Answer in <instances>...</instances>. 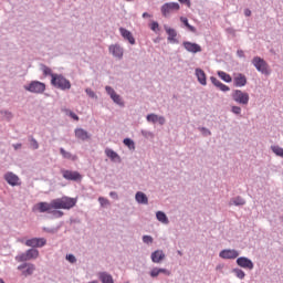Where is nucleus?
Segmentation results:
<instances>
[{
  "label": "nucleus",
  "instance_id": "nucleus-1",
  "mask_svg": "<svg viewBox=\"0 0 283 283\" xmlns=\"http://www.w3.org/2000/svg\"><path fill=\"white\" fill-rule=\"evenodd\" d=\"M51 85L57 87V90H70L72 84L63 75L51 74Z\"/></svg>",
  "mask_w": 283,
  "mask_h": 283
},
{
  "label": "nucleus",
  "instance_id": "nucleus-2",
  "mask_svg": "<svg viewBox=\"0 0 283 283\" xmlns=\"http://www.w3.org/2000/svg\"><path fill=\"white\" fill-rule=\"evenodd\" d=\"M72 207V199L61 198L54 199L51 201V210L54 211L56 209H70Z\"/></svg>",
  "mask_w": 283,
  "mask_h": 283
},
{
  "label": "nucleus",
  "instance_id": "nucleus-3",
  "mask_svg": "<svg viewBox=\"0 0 283 283\" xmlns=\"http://www.w3.org/2000/svg\"><path fill=\"white\" fill-rule=\"evenodd\" d=\"M39 258V250L29 249L27 252L15 256L17 262H29L30 260H36Z\"/></svg>",
  "mask_w": 283,
  "mask_h": 283
},
{
  "label": "nucleus",
  "instance_id": "nucleus-4",
  "mask_svg": "<svg viewBox=\"0 0 283 283\" xmlns=\"http://www.w3.org/2000/svg\"><path fill=\"white\" fill-rule=\"evenodd\" d=\"M252 64L258 70V72H261V74H270L269 64L266 63V61H264V59L260 56H254L252 60Z\"/></svg>",
  "mask_w": 283,
  "mask_h": 283
},
{
  "label": "nucleus",
  "instance_id": "nucleus-5",
  "mask_svg": "<svg viewBox=\"0 0 283 283\" xmlns=\"http://www.w3.org/2000/svg\"><path fill=\"white\" fill-rule=\"evenodd\" d=\"M27 92H31L32 94H43L45 92V83L33 81L28 86H24Z\"/></svg>",
  "mask_w": 283,
  "mask_h": 283
},
{
  "label": "nucleus",
  "instance_id": "nucleus-6",
  "mask_svg": "<svg viewBox=\"0 0 283 283\" xmlns=\"http://www.w3.org/2000/svg\"><path fill=\"white\" fill-rule=\"evenodd\" d=\"M232 98L235 103H238L239 105H249V93L243 92L241 90H235L232 93Z\"/></svg>",
  "mask_w": 283,
  "mask_h": 283
},
{
  "label": "nucleus",
  "instance_id": "nucleus-7",
  "mask_svg": "<svg viewBox=\"0 0 283 283\" xmlns=\"http://www.w3.org/2000/svg\"><path fill=\"white\" fill-rule=\"evenodd\" d=\"M180 10V4L178 2H167L161 7L163 17H169L171 12H178Z\"/></svg>",
  "mask_w": 283,
  "mask_h": 283
},
{
  "label": "nucleus",
  "instance_id": "nucleus-8",
  "mask_svg": "<svg viewBox=\"0 0 283 283\" xmlns=\"http://www.w3.org/2000/svg\"><path fill=\"white\" fill-rule=\"evenodd\" d=\"M48 244L45 238H32L25 241V247H32V249H41Z\"/></svg>",
  "mask_w": 283,
  "mask_h": 283
},
{
  "label": "nucleus",
  "instance_id": "nucleus-9",
  "mask_svg": "<svg viewBox=\"0 0 283 283\" xmlns=\"http://www.w3.org/2000/svg\"><path fill=\"white\" fill-rule=\"evenodd\" d=\"M182 45L187 52H190L191 54H198V52H202V46L198 43L185 41L182 42Z\"/></svg>",
  "mask_w": 283,
  "mask_h": 283
},
{
  "label": "nucleus",
  "instance_id": "nucleus-10",
  "mask_svg": "<svg viewBox=\"0 0 283 283\" xmlns=\"http://www.w3.org/2000/svg\"><path fill=\"white\" fill-rule=\"evenodd\" d=\"M105 90L107 94L111 96L112 101L116 103V105H119L120 107L125 106V102H123L120 95L116 94V91H114V88H112L111 86H106Z\"/></svg>",
  "mask_w": 283,
  "mask_h": 283
},
{
  "label": "nucleus",
  "instance_id": "nucleus-11",
  "mask_svg": "<svg viewBox=\"0 0 283 283\" xmlns=\"http://www.w3.org/2000/svg\"><path fill=\"white\" fill-rule=\"evenodd\" d=\"M240 255V252H238V250H222L219 253V258H222V260H235V258H238Z\"/></svg>",
  "mask_w": 283,
  "mask_h": 283
},
{
  "label": "nucleus",
  "instance_id": "nucleus-12",
  "mask_svg": "<svg viewBox=\"0 0 283 283\" xmlns=\"http://www.w3.org/2000/svg\"><path fill=\"white\" fill-rule=\"evenodd\" d=\"M35 209H38L40 213H59L61 216V212L52 211L51 202H39L38 205H35Z\"/></svg>",
  "mask_w": 283,
  "mask_h": 283
},
{
  "label": "nucleus",
  "instance_id": "nucleus-13",
  "mask_svg": "<svg viewBox=\"0 0 283 283\" xmlns=\"http://www.w3.org/2000/svg\"><path fill=\"white\" fill-rule=\"evenodd\" d=\"M238 266H241V269H248L249 271H253V261H251L247 256H240L237 259Z\"/></svg>",
  "mask_w": 283,
  "mask_h": 283
},
{
  "label": "nucleus",
  "instance_id": "nucleus-14",
  "mask_svg": "<svg viewBox=\"0 0 283 283\" xmlns=\"http://www.w3.org/2000/svg\"><path fill=\"white\" fill-rule=\"evenodd\" d=\"M4 180L8 182V185H11V187H19V185H21L19 176L14 175L13 172H7L4 175Z\"/></svg>",
  "mask_w": 283,
  "mask_h": 283
},
{
  "label": "nucleus",
  "instance_id": "nucleus-15",
  "mask_svg": "<svg viewBox=\"0 0 283 283\" xmlns=\"http://www.w3.org/2000/svg\"><path fill=\"white\" fill-rule=\"evenodd\" d=\"M23 269H27V270L23 271ZM35 269L36 268L32 263H23L18 266V271H22V275H24V277H28V275H32Z\"/></svg>",
  "mask_w": 283,
  "mask_h": 283
},
{
  "label": "nucleus",
  "instance_id": "nucleus-16",
  "mask_svg": "<svg viewBox=\"0 0 283 283\" xmlns=\"http://www.w3.org/2000/svg\"><path fill=\"white\" fill-rule=\"evenodd\" d=\"M119 32H120L123 39L128 41V43H130V45H136V39H134V35L129 32V30H127L125 28H119Z\"/></svg>",
  "mask_w": 283,
  "mask_h": 283
},
{
  "label": "nucleus",
  "instance_id": "nucleus-17",
  "mask_svg": "<svg viewBox=\"0 0 283 283\" xmlns=\"http://www.w3.org/2000/svg\"><path fill=\"white\" fill-rule=\"evenodd\" d=\"M235 87H244L247 85V75L242 73H237L233 78Z\"/></svg>",
  "mask_w": 283,
  "mask_h": 283
},
{
  "label": "nucleus",
  "instance_id": "nucleus-18",
  "mask_svg": "<svg viewBox=\"0 0 283 283\" xmlns=\"http://www.w3.org/2000/svg\"><path fill=\"white\" fill-rule=\"evenodd\" d=\"M150 258H151V262H154V264H160V262H163V260H165L166 255L163 250H157L151 253Z\"/></svg>",
  "mask_w": 283,
  "mask_h": 283
},
{
  "label": "nucleus",
  "instance_id": "nucleus-19",
  "mask_svg": "<svg viewBox=\"0 0 283 283\" xmlns=\"http://www.w3.org/2000/svg\"><path fill=\"white\" fill-rule=\"evenodd\" d=\"M108 51L113 56H116L117 59H123V48L118 44H113L108 48Z\"/></svg>",
  "mask_w": 283,
  "mask_h": 283
},
{
  "label": "nucleus",
  "instance_id": "nucleus-20",
  "mask_svg": "<svg viewBox=\"0 0 283 283\" xmlns=\"http://www.w3.org/2000/svg\"><path fill=\"white\" fill-rule=\"evenodd\" d=\"M160 273H163L164 275H171V271L164 269V268H154L150 271V277H158V275H160Z\"/></svg>",
  "mask_w": 283,
  "mask_h": 283
},
{
  "label": "nucleus",
  "instance_id": "nucleus-21",
  "mask_svg": "<svg viewBox=\"0 0 283 283\" xmlns=\"http://www.w3.org/2000/svg\"><path fill=\"white\" fill-rule=\"evenodd\" d=\"M148 123H158L159 125H165V117L158 116L156 114L147 115Z\"/></svg>",
  "mask_w": 283,
  "mask_h": 283
},
{
  "label": "nucleus",
  "instance_id": "nucleus-22",
  "mask_svg": "<svg viewBox=\"0 0 283 283\" xmlns=\"http://www.w3.org/2000/svg\"><path fill=\"white\" fill-rule=\"evenodd\" d=\"M135 200L139 205H149V199L147 198V195H145V192H142V191H138L135 195Z\"/></svg>",
  "mask_w": 283,
  "mask_h": 283
},
{
  "label": "nucleus",
  "instance_id": "nucleus-23",
  "mask_svg": "<svg viewBox=\"0 0 283 283\" xmlns=\"http://www.w3.org/2000/svg\"><path fill=\"white\" fill-rule=\"evenodd\" d=\"M196 76L200 85H207V74L201 69H196Z\"/></svg>",
  "mask_w": 283,
  "mask_h": 283
},
{
  "label": "nucleus",
  "instance_id": "nucleus-24",
  "mask_svg": "<svg viewBox=\"0 0 283 283\" xmlns=\"http://www.w3.org/2000/svg\"><path fill=\"white\" fill-rule=\"evenodd\" d=\"M165 30H166V33L168 34V41H170L171 43H176V36H178L176 29L165 27Z\"/></svg>",
  "mask_w": 283,
  "mask_h": 283
},
{
  "label": "nucleus",
  "instance_id": "nucleus-25",
  "mask_svg": "<svg viewBox=\"0 0 283 283\" xmlns=\"http://www.w3.org/2000/svg\"><path fill=\"white\" fill-rule=\"evenodd\" d=\"M98 277L102 283H114V277L112 276V274H108L107 272H101L98 274Z\"/></svg>",
  "mask_w": 283,
  "mask_h": 283
},
{
  "label": "nucleus",
  "instance_id": "nucleus-26",
  "mask_svg": "<svg viewBox=\"0 0 283 283\" xmlns=\"http://www.w3.org/2000/svg\"><path fill=\"white\" fill-rule=\"evenodd\" d=\"M75 137L78 138V140H87V138H90V135L85 129L78 128L75 129Z\"/></svg>",
  "mask_w": 283,
  "mask_h": 283
},
{
  "label": "nucleus",
  "instance_id": "nucleus-27",
  "mask_svg": "<svg viewBox=\"0 0 283 283\" xmlns=\"http://www.w3.org/2000/svg\"><path fill=\"white\" fill-rule=\"evenodd\" d=\"M105 154H106L107 158H111V160H113V161L118 160V163H120V156H118V153H116L109 148H106Z\"/></svg>",
  "mask_w": 283,
  "mask_h": 283
},
{
  "label": "nucleus",
  "instance_id": "nucleus-28",
  "mask_svg": "<svg viewBox=\"0 0 283 283\" xmlns=\"http://www.w3.org/2000/svg\"><path fill=\"white\" fill-rule=\"evenodd\" d=\"M230 207H232V205H234L235 207H242L244 205H247V201H244V199H242V197H237L230 200Z\"/></svg>",
  "mask_w": 283,
  "mask_h": 283
},
{
  "label": "nucleus",
  "instance_id": "nucleus-29",
  "mask_svg": "<svg viewBox=\"0 0 283 283\" xmlns=\"http://www.w3.org/2000/svg\"><path fill=\"white\" fill-rule=\"evenodd\" d=\"M156 218L159 222H163V224H169V219L167 218V214L163 211H158L156 213Z\"/></svg>",
  "mask_w": 283,
  "mask_h": 283
},
{
  "label": "nucleus",
  "instance_id": "nucleus-30",
  "mask_svg": "<svg viewBox=\"0 0 283 283\" xmlns=\"http://www.w3.org/2000/svg\"><path fill=\"white\" fill-rule=\"evenodd\" d=\"M218 76L220 77L221 81H224L226 83H231V81H233V78L231 77V75H229L227 72L224 71H219L218 72Z\"/></svg>",
  "mask_w": 283,
  "mask_h": 283
},
{
  "label": "nucleus",
  "instance_id": "nucleus-31",
  "mask_svg": "<svg viewBox=\"0 0 283 283\" xmlns=\"http://www.w3.org/2000/svg\"><path fill=\"white\" fill-rule=\"evenodd\" d=\"M180 21H181V23H184V25H186V28H188V30H189L190 32H196L195 27L191 25V24H189V20H188L187 18L181 17V18H180Z\"/></svg>",
  "mask_w": 283,
  "mask_h": 283
},
{
  "label": "nucleus",
  "instance_id": "nucleus-32",
  "mask_svg": "<svg viewBox=\"0 0 283 283\" xmlns=\"http://www.w3.org/2000/svg\"><path fill=\"white\" fill-rule=\"evenodd\" d=\"M124 145L126 146V147H128V149H130V150H135L136 149V144L134 143V140H132L130 138H125L124 139Z\"/></svg>",
  "mask_w": 283,
  "mask_h": 283
},
{
  "label": "nucleus",
  "instance_id": "nucleus-33",
  "mask_svg": "<svg viewBox=\"0 0 283 283\" xmlns=\"http://www.w3.org/2000/svg\"><path fill=\"white\" fill-rule=\"evenodd\" d=\"M271 150L275 156H279L280 158H283V148L280 146H271Z\"/></svg>",
  "mask_w": 283,
  "mask_h": 283
},
{
  "label": "nucleus",
  "instance_id": "nucleus-34",
  "mask_svg": "<svg viewBox=\"0 0 283 283\" xmlns=\"http://www.w3.org/2000/svg\"><path fill=\"white\" fill-rule=\"evenodd\" d=\"M233 273L235 274L237 277H239V280H244L247 275L244 271H242L241 269H234Z\"/></svg>",
  "mask_w": 283,
  "mask_h": 283
},
{
  "label": "nucleus",
  "instance_id": "nucleus-35",
  "mask_svg": "<svg viewBox=\"0 0 283 283\" xmlns=\"http://www.w3.org/2000/svg\"><path fill=\"white\" fill-rule=\"evenodd\" d=\"M98 202H99L101 207H107V206H109V200H108V199H105V197H99V198H98Z\"/></svg>",
  "mask_w": 283,
  "mask_h": 283
},
{
  "label": "nucleus",
  "instance_id": "nucleus-36",
  "mask_svg": "<svg viewBox=\"0 0 283 283\" xmlns=\"http://www.w3.org/2000/svg\"><path fill=\"white\" fill-rule=\"evenodd\" d=\"M82 178L83 177L77 171L72 172V180H75L76 182H81Z\"/></svg>",
  "mask_w": 283,
  "mask_h": 283
},
{
  "label": "nucleus",
  "instance_id": "nucleus-37",
  "mask_svg": "<svg viewBox=\"0 0 283 283\" xmlns=\"http://www.w3.org/2000/svg\"><path fill=\"white\" fill-rule=\"evenodd\" d=\"M143 242L145 244H151V242H154V238H151V235H144L143 237Z\"/></svg>",
  "mask_w": 283,
  "mask_h": 283
},
{
  "label": "nucleus",
  "instance_id": "nucleus-38",
  "mask_svg": "<svg viewBox=\"0 0 283 283\" xmlns=\"http://www.w3.org/2000/svg\"><path fill=\"white\" fill-rule=\"evenodd\" d=\"M42 72H43V74H44L45 76H48V75L52 76V74H54V73L52 72V69H50V67H48V66H43Z\"/></svg>",
  "mask_w": 283,
  "mask_h": 283
},
{
  "label": "nucleus",
  "instance_id": "nucleus-39",
  "mask_svg": "<svg viewBox=\"0 0 283 283\" xmlns=\"http://www.w3.org/2000/svg\"><path fill=\"white\" fill-rule=\"evenodd\" d=\"M150 30H153V32H158V30H160V25L158 24V22H153L150 24Z\"/></svg>",
  "mask_w": 283,
  "mask_h": 283
},
{
  "label": "nucleus",
  "instance_id": "nucleus-40",
  "mask_svg": "<svg viewBox=\"0 0 283 283\" xmlns=\"http://www.w3.org/2000/svg\"><path fill=\"white\" fill-rule=\"evenodd\" d=\"M63 177H64L66 180H72V171H70V170H63Z\"/></svg>",
  "mask_w": 283,
  "mask_h": 283
},
{
  "label": "nucleus",
  "instance_id": "nucleus-41",
  "mask_svg": "<svg viewBox=\"0 0 283 283\" xmlns=\"http://www.w3.org/2000/svg\"><path fill=\"white\" fill-rule=\"evenodd\" d=\"M210 81H211V83H213V85L216 87H220V84L222 83V82H220V80H218L217 77H213V76L210 77Z\"/></svg>",
  "mask_w": 283,
  "mask_h": 283
},
{
  "label": "nucleus",
  "instance_id": "nucleus-42",
  "mask_svg": "<svg viewBox=\"0 0 283 283\" xmlns=\"http://www.w3.org/2000/svg\"><path fill=\"white\" fill-rule=\"evenodd\" d=\"M218 88L221 91V92H229L231 88L227 85V84H223L221 83Z\"/></svg>",
  "mask_w": 283,
  "mask_h": 283
},
{
  "label": "nucleus",
  "instance_id": "nucleus-43",
  "mask_svg": "<svg viewBox=\"0 0 283 283\" xmlns=\"http://www.w3.org/2000/svg\"><path fill=\"white\" fill-rule=\"evenodd\" d=\"M86 94H87V96H90V98H97L96 93H94V91H92V88H86Z\"/></svg>",
  "mask_w": 283,
  "mask_h": 283
},
{
  "label": "nucleus",
  "instance_id": "nucleus-44",
  "mask_svg": "<svg viewBox=\"0 0 283 283\" xmlns=\"http://www.w3.org/2000/svg\"><path fill=\"white\" fill-rule=\"evenodd\" d=\"M30 143H31V147L33 149H38L39 148V142H36V139H34L33 137L31 138Z\"/></svg>",
  "mask_w": 283,
  "mask_h": 283
},
{
  "label": "nucleus",
  "instance_id": "nucleus-45",
  "mask_svg": "<svg viewBox=\"0 0 283 283\" xmlns=\"http://www.w3.org/2000/svg\"><path fill=\"white\" fill-rule=\"evenodd\" d=\"M231 112L233 114H242V108L240 106H232Z\"/></svg>",
  "mask_w": 283,
  "mask_h": 283
},
{
  "label": "nucleus",
  "instance_id": "nucleus-46",
  "mask_svg": "<svg viewBox=\"0 0 283 283\" xmlns=\"http://www.w3.org/2000/svg\"><path fill=\"white\" fill-rule=\"evenodd\" d=\"M179 3H185L187 8H191V0H178Z\"/></svg>",
  "mask_w": 283,
  "mask_h": 283
},
{
  "label": "nucleus",
  "instance_id": "nucleus-47",
  "mask_svg": "<svg viewBox=\"0 0 283 283\" xmlns=\"http://www.w3.org/2000/svg\"><path fill=\"white\" fill-rule=\"evenodd\" d=\"M60 151H61L63 158H70V153L65 151V149L61 148Z\"/></svg>",
  "mask_w": 283,
  "mask_h": 283
},
{
  "label": "nucleus",
  "instance_id": "nucleus-48",
  "mask_svg": "<svg viewBox=\"0 0 283 283\" xmlns=\"http://www.w3.org/2000/svg\"><path fill=\"white\" fill-rule=\"evenodd\" d=\"M237 54H238V56H239L240 59H243V56H244V51L238 50Z\"/></svg>",
  "mask_w": 283,
  "mask_h": 283
},
{
  "label": "nucleus",
  "instance_id": "nucleus-49",
  "mask_svg": "<svg viewBox=\"0 0 283 283\" xmlns=\"http://www.w3.org/2000/svg\"><path fill=\"white\" fill-rule=\"evenodd\" d=\"M143 19H151V14L144 12L143 13Z\"/></svg>",
  "mask_w": 283,
  "mask_h": 283
},
{
  "label": "nucleus",
  "instance_id": "nucleus-50",
  "mask_svg": "<svg viewBox=\"0 0 283 283\" xmlns=\"http://www.w3.org/2000/svg\"><path fill=\"white\" fill-rule=\"evenodd\" d=\"M109 197H111V198H116V199H118V195H117L116 192H111V193H109Z\"/></svg>",
  "mask_w": 283,
  "mask_h": 283
},
{
  "label": "nucleus",
  "instance_id": "nucleus-51",
  "mask_svg": "<svg viewBox=\"0 0 283 283\" xmlns=\"http://www.w3.org/2000/svg\"><path fill=\"white\" fill-rule=\"evenodd\" d=\"M244 14H245V17H249V15L251 14V10L245 9V10H244Z\"/></svg>",
  "mask_w": 283,
  "mask_h": 283
},
{
  "label": "nucleus",
  "instance_id": "nucleus-52",
  "mask_svg": "<svg viewBox=\"0 0 283 283\" xmlns=\"http://www.w3.org/2000/svg\"><path fill=\"white\" fill-rule=\"evenodd\" d=\"M13 147L14 149H21V144H14Z\"/></svg>",
  "mask_w": 283,
  "mask_h": 283
},
{
  "label": "nucleus",
  "instance_id": "nucleus-53",
  "mask_svg": "<svg viewBox=\"0 0 283 283\" xmlns=\"http://www.w3.org/2000/svg\"><path fill=\"white\" fill-rule=\"evenodd\" d=\"M73 120H78V116L76 114H72Z\"/></svg>",
  "mask_w": 283,
  "mask_h": 283
},
{
  "label": "nucleus",
  "instance_id": "nucleus-54",
  "mask_svg": "<svg viewBox=\"0 0 283 283\" xmlns=\"http://www.w3.org/2000/svg\"><path fill=\"white\" fill-rule=\"evenodd\" d=\"M66 260H67L69 262H72V254L66 255Z\"/></svg>",
  "mask_w": 283,
  "mask_h": 283
},
{
  "label": "nucleus",
  "instance_id": "nucleus-55",
  "mask_svg": "<svg viewBox=\"0 0 283 283\" xmlns=\"http://www.w3.org/2000/svg\"><path fill=\"white\" fill-rule=\"evenodd\" d=\"M74 205H76V200L72 199V207H74Z\"/></svg>",
  "mask_w": 283,
  "mask_h": 283
},
{
  "label": "nucleus",
  "instance_id": "nucleus-56",
  "mask_svg": "<svg viewBox=\"0 0 283 283\" xmlns=\"http://www.w3.org/2000/svg\"><path fill=\"white\" fill-rule=\"evenodd\" d=\"M76 262V258L72 256V263Z\"/></svg>",
  "mask_w": 283,
  "mask_h": 283
},
{
  "label": "nucleus",
  "instance_id": "nucleus-57",
  "mask_svg": "<svg viewBox=\"0 0 283 283\" xmlns=\"http://www.w3.org/2000/svg\"><path fill=\"white\" fill-rule=\"evenodd\" d=\"M0 283H6V281H3V279H0Z\"/></svg>",
  "mask_w": 283,
  "mask_h": 283
},
{
  "label": "nucleus",
  "instance_id": "nucleus-58",
  "mask_svg": "<svg viewBox=\"0 0 283 283\" xmlns=\"http://www.w3.org/2000/svg\"><path fill=\"white\" fill-rule=\"evenodd\" d=\"M178 254H179V255H182V252L178 251Z\"/></svg>",
  "mask_w": 283,
  "mask_h": 283
}]
</instances>
